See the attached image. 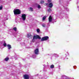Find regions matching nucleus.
Masks as SVG:
<instances>
[{
	"mask_svg": "<svg viewBox=\"0 0 79 79\" xmlns=\"http://www.w3.org/2000/svg\"><path fill=\"white\" fill-rule=\"evenodd\" d=\"M15 15H20L21 14V10L19 9H16L13 10Z\"/></svg>",
	"mask_w": 79,
	"mask_h": 79,
	"instance_id": "1",
	"label": "nucleus"
},
{
	"mask_svg": "<svg viewBox=\"0 0 79 79\" xmlns=\"http://www.w3.org/2000/svg\"><path fill=\"white\" fill-rule=\"evenodd\" d=\"M39 39L40 40L41 39V37H40L39 35H36L33 36V39Z\"/></svg>",
	"mask_w": 79,
	"mask_h": 79,
	"instance_id": "2",
	"label": "nucleus"
},
{
	"mask_svg": "<svg viewBox=\"0 0 79 79\" xmlns=\"http://www.w3.org/2000/svg\"><path fill=\"white\" fill-rule=\"evenodd\" d=\"M26 15L25 14H23L22 15L21 18L23 19V21H25L26 18Z\"/></svg>",
	"mask_w": 79,
	"mask_h": 79,
	"instance_id": "3",
	"label": "nucleus"
},
{
	"mask_svg": "<svg viewBox=\"0 0 79 79\" xmlns=\"http://www.w3.org/2000/svg\"><path fill=\"white\" fill-rule=\"evenodd\" d=\"M23 77L24 79H29V75L27 74H25Z\"/></svg>",
	"mask_w": 79,
	"mask_h": 79,
	"instance_id": "4",
	"label": "nucleus"
},
{
	"mask_svg": "<svg viewBox=\"0 0 79 79\" xmlns=\"http://www.w3.org/2000/svg\"><path fill=\"white\" fill-rule=\"evenodd\" d=\"M49 39V37L48 36H45L42 38L41 40H48Z\"/></svg>",
	"mask_w": 79,
	"mask_h": 79,
	"instance_id": "5",
	"label": "nucleus"
},
{
	"mask_svg": "<svg viewBox=\"0 0 79 79\" xmlns=\"http://www.w3.org/2000/svg\"><path fill=\"white\" fill-rule=\"evenodd\" d=\"M35 53L36 54V55L39 54V49L37 48L35 50Z\"/></svg>",
	"mask_w": 79,
	"mask_h": 79,
	"instance_id": "6",
	"label": "nucleus"
},
{
	"mask_svg": "<svg viewBox=\"0 0 79 79\" xmlns=\"http://www.w3.org/2000/svg\"><path fill=\"white\" fill-rule=\"evenodd\" d=\"M27 37L28 38H29V37H30L31 38H32L33 37L32 35L30 34H27Z\"/></svg>",
	"mask_w": 79,
	"mask_h": 79,
	"instance_id": "7",
	"label": "nucleus"
},
{
	"mask_svg": "<svg viewBox=\"0 0 79 79\" xmlns=\"http://www.w3.org/2000/svg\"><path fill=\"white\" fill-rule=\"evenodd\" d=\"M49 22H52V16H50L48 18Z\"/></svg>",
	"mask_w": 79,
	"mask_h": 79,
	"instance_id": "8",
	"label": "nucleus"
},
{
	"mask_svg": "<svg viewBox=\"0 0 79 79\" xmlns=\"http://www.w3.org/2000/svg\"><path fill=\"white\" fill-rule=\"evenodd\" d=\"M49 8H52V7L53 6V3L52 2H50L49 4Z\"/></svg>",
	"mask_w": 79,
	"mask_h": 79,
	"instance_id": "9",
	"label": "nucleus"
},
{
	"mask_svg": "<svg viewBox=\"0 0 79 79\" xmlns=\"http://www.w3.org/2000/svg\"><path fill=\"white\" fill-rule=\"evenodd\" d=\"M7 46L8 47V49L9 50H10V48H11V45L10 44H7Z\"/></svg>",
	"mask_w": 79,
	"mask_h": 79,
	"instance_id": "10",
	"label": "nucleus"
},
{
	"mask_svg": "<svg viewBox=\"0 0 79 79\" xmlns=\"http://www.w3.org/2000/svg\"><path fill=\"white\" fill-rule=\"evenodd\" d=\"M46 18H47V16H44L43 18V21H44V20H45V19H46Z\"/></svg>",
	"mask_w": 79,
	"mask_h": 79,
	"instance_id": "11",
	"label": "nucleus"
},
{
	"mask_svg": "<svg viewBox=\"0 0 79 79\" xmlns=\"http://www.w3.org/2000/svg\"><path fill=\"white\" fill-rule=\"evenodd\" d=\"M5 61H8V60H9V58L8 57H6V58L5 59Z\"/></svg>",
	"mask_w": 79,
	"mask_h": 79,
	"instance_id": "12",
	"label": "nucleus"
},
{
	"mask_svg": "<svg viewBox=\"0 0 79 79\" xmlns=\"http://www.w3.org/2000/svg\"><path fill=\"white\" fill-rule=\"evenodd\" d=\"M13 29L16 31H17V28L16 27H15L13 28Z\"/></svg>",
	"mask_w": 79,
	"mask_h": 79,
	"instance_id": "13",
	"label": "nucleus"
},
{
	"mask_svg": "<svg viewBox=\"0 0 79 79\" xmlns=\"http://www.w3.org/2000/svg\"><path fill=\"white\" fill-rule=\"evenodd\" d=\"M36 31L38 33L40 32V30L39 29H37Z\"/></svg>",
	"mask_w": 79,
	"mask_h": 79,
	"instance_id": "14",
	"label": "nucleus"
},
{
	"mask_svg": "<svg viewBox=\"0 0 79 79\" xmlns=\"http://www.w3.org/2000/svg\"><path fill=\"white\" fill-rule=\"evenodd\" d=\"M51 68H54V65H51L50 66Z\"/></svg>",
	"mask_w": 79,
	"mask_h": 79,
	"instance_id": "15",
	"label": "nucleus"
},
{
	"mask_svg": "<svg viewBox=\"0 0 79 79\" xmlns=\"http://www.w3.org/2000/svg\"><path fill=\"white\" fill-rule=\"evenodd\" d=\"M47 1L48 3H51V2H52V0H47Z\"/></svg>",
	"mask_w": 79,
	"mask_h": 79,
	"instance_id": "16",
	"label": "nucleus"
},
{
	"mask_svg": "<svg viewBox=\"0 0 79 79\" xmlns=\"http://www.w3.org/2000/svg\"><path fill=\"white\" fill-rule=\"evenodd\" d=\"M52 11V9H51L49 8L48 9V11L49 12H50V11Z\"/></svg>",
	"mask_w": 79,
	"mask_h": 79,
	"instance_id": "17",
	"label": "nucleus"
},
{
	"mask_svg": "<svg viewBox=\"0 0 79 79\" xmlns=\"http://www.w3.org/2000/svg\"><path fill=\"white\" fill-rule=\"evenodd\" d=\"M30 9L31 11H34V10H33V8H32L30 7Z\"/></svg>",
	"mask_w": 79,
	"mask_h": 79,
	"instance_id": "18",
	"label": "nucleus"
},
{
	"mask_svg": "<svg viewBox=\"0 0 79 79\" xmlns=\"http://www.w3.org/2000/svg\"><path fill=\"white\" fill-rule=\"evenodd\" d=\"M2 8H3V6L1 5V6H0V10H2Z\"/></svg>",
	"mask_w": 79,
	"mask_h": 79,
	"instance_id": "19",
	"label": "nucleus"
},
{
	"mask_svg": "<svg viewBox=\"0 0 79 79\" xmlns=\"http://www.w3.org/2000/svg\"><path fill=\"white\" fill-rule=\"evenodd\" d=\"M3 46L4 47H6V44L5 43V42H4V43L3 44Z\"/></svg>",
	"mask_w": 79,
	"mask_h": 79,
	"instance_id": "20",
	"label": "nucleus"
},
{
	"mask_svg": "<svg viewBox=\"0 0 79 79\" xmlns=\"http://www.w3.org/2000/svg\"><path fill=\"white\" fill-rule=\"evenodd\" d=\"M38 8L40 9V8H41V7L40 6V5H39L38 6Z\"/></svg>",
	"mask_w": 79,
	"mask_h": 79,
	"instance_id": "21",
	"label": "nucleus"
},
{
	"mask_svg": "<svg viewBox=\"0 0 79 79\" xmlns=\"http://www.w3.org/2000/svg\"><path fill=\"white\" fill-rule=\"evenodd\" d=\"M44 3V1H41L40 2V3Z\"/></svg>",
	"mask_w": 79,
	"mask_h": 79,
	"instance_id": "22",
	"label": "nucleus"
},
{
	"mask_svg": "<svg viewBox=\"0 0 79 79\" xmlns=\"http://www.w3.org/2000/svg\"><path fill=\"white\" fill-rule=\"evenodd\" d=\"M42 26L43 27H45V26L44 24L42 25Z\"/></svg>",
	"mask_w": 79,
	"mask_h": 79,
	"instance_id": "23",
	"label": "nucleus"
},
{
	"mask_svg": "<svg viewBox=\"0 0 79 79\" xmlns=\"http://www.w3.org/2000/svg\"><path fill=\"white\" fill-rule=\"evenodd\" d=\"M35 42V40H31V42Z\"/></svg>",
	"mask_w": 79,
	"mask_h": 79,
	"instance_id": "24",
	"label": "nucleus"
},
{
	"mask_svg": "<svg viewBox=\"0 0 79 79\" xmlns=\"http://www.w3.org/2000/svg\"><path fill=\"white\" fill-rule=\"evenodd\" d=\"M44 40H41V41H44Z\"/></svg>",
	"mask_w": 79,
	"mask_h": 79,
	"instance_id": "25",
	"label": "nucleus"
},
{
	"mask_svg": "<svg viewBox=\"0 0 79 79\" xmlns=\"http://www.w3.org/2000/svg\"><path fill=\"white\" fill-rule=\"evenodd\" d=\"M45 4L46 5H48V3H46Z\"/></svg>",
	"mask_w": 79,
	"mask_h": 79,
	"instance_id": "26",
	"label": "nucleus"
}]
</instances>
